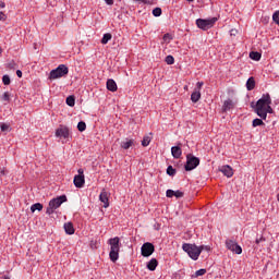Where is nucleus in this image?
<instances>
[{
	"label": "nucleus",
	"mask_w": 279,
	"mask_h": 279,
	"mask_svg": "<svg viewBox=\"0 0 279 279\" xmlns=\"http://www.w3.org/2000/svg\"><path fill=\"white\" fill-rule=\"evenodd\" d=\"M121 239L119 236L111 238L108 240L110 245L109 258L111 263H117L119 260V252H121Z\"/></svg>",
	"instance_id": "f257e3e1"
},
{
	"label": "nucleus",
	"mask_w": 279,
	"mask_h": 279,
	"mask_svg": "<svg viewBox=\"0 0 279 279\" xmlns=\"http://www.w3.org/2000/svg\"><path fill=\"white\" fill-rule=\"evenodd\" d=\"M182 250L190 256V258H192V260H197L202 252H204L203 246H197L190 243H183Z\"/></svg>",
	"instance_id": "f03ea898"
},
{
	"label": "nucleus",
	"mask_w": 279,
	"mask_h": 279,
	"mask_svg": "<svg viewBox=\"0 0 279 279\" xmlns=\"http://www.w3.org/2000/svg\"><path fill=\"white\" fill-rule=\"evenodd\" d=\"M64 202H66V195H61L52 198L48 204L46 215H53V213H56V210H58V208H60V206H62Z\"/></svg>",
	"instance_id": "7ed1b4c3"
},
{
	"label": "nucleus",
	"mask_w": 279,
	"mask_h": 279,
	"mask_svg": "<svg viewBox=\"0 0 279 279\" xmlns=\"http://www.w3.org/2000/svg\"><path fill=\"white\" fill-rule=\"evenodd\" d=\"M65 75H69V66L60 64L57 69L50 71L49 80H60V77H65Z\"/></svg>",
	"instance_id": "20e7f679"
},
{
	"label": "nucleus",
	"mask_w": 279,
	"mask_h": 279,
	"mask_svg": "<svg viewBox=\"0 0 279 279\" xmlns=\"http://www.w3.org/2000/svg\"><path fill=\"white\" fill-rule=\"evenodd\" d=\"M217 17H210V19H197L196 20V26L198 29H203V32H207V29H210L215 27V23H217Z\"/></svg>",
	"instance_id": "39448f33"
},
{
	"label": "nucleus",
	"mask_w": 279,
	"mask_h": 279,
	"mask_svg": "<svg viewBox=\"0 0 279 279\" xmlns=\"http://www.w3.org/2000/svg\"><path fill=\"white\" fill-rule=\"evenodd\" d=\"M199 167V158L195 157L193 154L186 155V163L184 166L185 171H193Z\"/></svg>",
	"instance_id": "423d86ee"
},
{
	"label": "nucleus",
	"mask_w": 279,
	"mask_h": 279,
	"mask_svg": "<svg viewBox=\"0 0 279 279\" xmlns=\"http://www.w3.org/2000/svg\"><path fill=\"white\" fill-rule=\"evenodd\" d=\"M154 252H156V246L150 242H145L141 247V255L144 258H149Z\"/></svg>",
	"instance_id": "0eeeda50"
},
{
	"label": "nucleus",
	"mask_w": 279,
	"mask_h": 279,
	"mask_svg": "<svg viewBox=\"0 0 279 279\" xmlns=\"http://www.w3.org/2000/svg\"><path fill=\"white\" fill-rule=\"evenodd\" d=\"M226 247L230 250V252H233V254H243V248L234 240H227Z\"/></svg>",
	"instance_id": "6e6552de"
},
{
	"label": "nucleus",
	"mask_w": 279,
	"mask_h": 279,
	"mask_svg": "<svg viewBox=\"0 0 279 279\" xmlns=\"http://www.w3.org/2000/svg\"><path fill=\"white\" fill-rule=\"evenodd\" d=\"M268 106H271V96L267 94H263L262 98H259L256 102L257 108H266Z\"/></svg>",
	"instance_id": "1a4fd4ad"
},
{
	"label": "nucleus",
	"mask_w": 279,
	"mask_h": 279,
	"mask_svg": "<svg viewBox=\"0 0 279 279\" xmlns=\"http://www.w3.org/2000/svg\"><path fill=\"white\" fill-rule=\"evenodd\" d=\"M56 136L57 138H69L70 131L66 126H61L56 130Z\"/></svg>",
	"instance_id": "9d476101"
},
{
	"label": "nucleus",
	"mask_w": 279,
	"mask_h": 279,
	"mask_svg": "<svg viewBox=\"0 0 279 279\" xmlns=\"http://www.w3.org/2000/svg\"><path fill=\"white\" fill-rule=\"evenodd\" d=\"M219 171L226 175V178H232L234 175V170L229 165L222 166Z\"/></svg>",
	"instance_id": "9b49d317"
},
{
	"label": "nucleus",
	"mask_w": 279,
	"mask_h": 279,
	"mask_svg": "<svg viewBox=\"0 0 279 279\" xmlns=\"http://www.w3.org/2000/svg\"><path fill=\"white\" fill-rule=\"evenodd\" d=\"M181 143H179L178 146H172L171 147V154H172V157L178 159V158H181L182 157V147H181Z\"/></svg>",
	"instance_id": "f8f14e48"
},
{
	"label": "nucleus",
	"mask_w": 279,
	"mask_h": 279,
	"mask_svg": "<svg viewBox=\"0 0 279 279\" xmlns=\"http://www.w3.org/2000/svg\"><path fill=\"white\" fill-rule=\"evenodd\" d=\"M100 202L104 204V208H108L110 206V202L108 198V192L106 190H102L100 195H99Z\"/></svg>",
	"instance_id": "ddd939ff"
},
{
	"label": "nucleus",
	"mask_w": 279,
	"mask_h": 279,
	"mask_svg": "<svg viewBox=\"0 0 279 279\" xmlns=\"http://www.w3.org/2000/svg\"><path fill=\"white\" fill-rule=\"evenodd\" d=\"M74 186H76V189H82L86 182L84 175H75L74 177Z\"/></svg>",
	"instance_id": "4468645a"
},
{
	"label": "nucleus",
	"mask_w": 279,
	"mask_h": 279,
	"mask_svg": "<svg viewBox=\"0 0 279 279\" xmlns=\"http://www.w3.org/2000/svg\"><path fill=\"white\" fill-rule=\"evenodd\" d=\"M255 112L257 117L263 119V121L267 120V111L265 110V107H255Z\"/></svg>",
	"instance_id": "2eb2a0df"
},
{
	"label": "nucleus",
	"mask_w": 279,
	"mask_h": 279,
	"mask_svg": "<svg viewBox=\"0 0 279 279\" xmlns=\"http://www.w3.org/2000/svg\"><path fill=\"white\" fill-rule=\"evenodd\" d=\"M199 99H202V93L199 92V89H194V92L191 95V101L193 104H197Z\"/></svg>",
	"instance_id": "dca6fc26"
},
{
	"label": "nucleus",
	"mask_w": 279,
	"mask_h": 279,
	"mask_svg": "<svg viewBox=\"0 0 279 279\" xmlns=\"http://www.w3.org/2000/svg\"><path fill=\"white\" fill-rule=\"evenodd\" d=\"M117 82H114V80H107V89H109L111 93H117Z\"/></svg>",
	"instance_id": "f3484780"
},
{
	"label": "nucleus",
	"mask_w": 279,
	"mask_h": 279,
	"mask_svg": "<svg viewBox=\"0 0 279 279\" xmlns=\"http://www.w3.org/2000/svg\"><path fill=\"white\" fill-rule=\"evenodd\" d=\"M147 269L149 271H156V267H158V259L156 258H151L147 265H146Z\"/></svg>",
	"instance_id": "a211bd4d"
},
{
	"label": "nucleus",
	"mask_w": 279,
	"mask_h": 279,
	"mask_svg": "<svg viewBox=\"0 0 279 279\" xmlns=\"http://www.w3.org/2000/svg\"><path fill=\"white\" fill-rule=\"evenodd\" d=\"M232 108H234V102L232 99L225 100L222 106L223 112H228V110H232Z\"/></svg>",
	"instance_id": "6ab92c4d"
},
{
	"label": "nucleus",
	"mask_w": 279,
	"mask_h": 279,
	"mask_svg": "<svg viewBox=\"0 0 279 279\" xmlns=\"http://www.w3.org/2000/svg\"><path fill=\"white\" fill-rule=\"evenodd\" d=\"M63 228L66 234H75V228L73 227V222H65Z\"/></svg>",
	"instance_id": "aec40b11"
},
{
	"label": "nucleus",
	"mask_w": 279,
	"mask_h": 279,
	"mask_svg": "<svg viewBox=\"0 0 279 279\" xmlns=\"http://www.w3.org/2000/svg\"><path fill=\"white\" fill-rule=\"evenodd\" d=\"M120 146L122 149H130V147L134 146V140L126 138L125 141L121 142Z\"/></svg>",
	"instance_id": "412c9836"
},
{
	"label": "nucleus",
	"mask_w": 279,
	"mask_h": 279,
	"mask_svg": "<svg viewBox=\"0 0 279 279\" xmlns=\"http://www.w3.org/2000/svg\"><path fill=\"white\" fill-rule=\"evenodd\" d=\"M254 88H256V81L254 80V77H250L247 81H246V89L247 90H254Z\"/></svg>",
	"instance_id": "4be33fe9"
},
{
	"label": "nucleus",
	"mask_w": 279,
	"mask_h": 279,
	"mask_svg": "<svg viewBox=\"0 0 279 279\" xmlns=\"http://www.w3.org/2000/svg\"><path fill=\"white\" fill-rule=\"evenodd\" d=\"M250 58H251V60H255V62H258L262 58V54L258 51H251Z\"/></svg>",
	"instance_id": "5701e85b"
},
{
	"label": "nucleus",
	"mask_w": 279,
	"mask_h": 279,
	"mask_svg": "<svg viewBox=\"0 0 279 279\" xmlns=\"http://www.w3.org/2000/svg\"><path fill=\"white\" fill-rule=\"evenodd\" d=\"M110 40H112V34L106 33V34L102 36L101 45H108V43H110Z\"/></svg>",
	"instance_id": "b1692460"
},
{
	"label": "nucleus",
	"mask_w": 279,
	"mask_h": 279,
	"mask_svg": "<svg viewBox=\"0 0 279 279\" xmlns=\"http://www.w3.org/2000/svg\"><path fill=\"white\" fill-rule=\"evenodd\" d=\"M36 210L40 213V210H43V204L35 203L31 206V213H36Z\"/></svg>",
	"instance_id": "393cba45"
},
{
	"label": "nucleus",
	"mask_w": 279,
	"mask_h": 279,
	"mask_svg": "<svg viewBox=\"0 0 279 279\" xmlns=\"http://www.w3.org/2000/svg\"><path fill=\"white\" fill-rule=\"evenodd\" d=\"M65 104L70 106V108H73V106H75V96H68Z\"/></svg>",
	"instance_id": "a878e982"
},
{
	"label": "nucleus",
	"mask_w": 279,
	"mask_h": 279,
	"mask_svg": "<svg viewBox=\"0 0 279 279\" xmlns=\"http://www.w3.org/2000/svg\"><path fill=\"white\" fill-rule=\"evenodd\" d=\"M0 130L1 132H11L12 131V126H10V124L8 123H0Z\"/></svg>",
	"instance_id": "bb28decb"
},
{
	"label": "nucleus",
	"mask_w": 279,
	"mask_h": 279,
	"mask_svg": "<svg viewBox=\"0 0 279 279\" xmlns=\"http://www.w3.org/2000/svg\"><path fill=\"white\" fill-rule=\"evenodd\" d=\"M252 125H253V128H258L260 125H265V122H263V119L256 118V119L253 120Z\"/></svg>",
	"instance_id": "cd10ccee"
},
{
	"label": "nucleus",
	"mask_w": 279,
	"mask_h": 279,
	"mask_svg": "<svg viewBox=\"0 0 279 279\" xmlns=\"http://www.w3.org/2000/svg\"><path fill=\"white\" fill-rule=\"evenodd\" d=\"M11 82H12V81L10 80V75L4 74V75L2 76V84H4V86H10Z\"/></svg>",
	"instance_id": "c85d7f7f"
},
{
	"label": "nucleus",
	"mask_w": 279,
	"mask_h": 279,
	"mask_svg": "<svg viewBox=\"0 0 279 279\" xmlns=\"http://www.w3.org/2000/svg\"><path fill=\"white\" fill-rule=\"evenodd\" d=\"M77 130H78V132H85L86 131V122L80 121L77 123Z\"/></svg>",
	"instance_id": "c756f323"
},
{
	"label": "nucleus",
	"mask_w": 279,
	"mask_h": 279,
	"mask_svg": "<svg viewBox=\"0 0 279 279\" xmlns=\"http://www.w3.org/2000/svg\"><path fill=\"white\" fill-rule=\"evenodd\" d=\"M149 143H151V137L149 136H144L143 141H142V146L143 147H148Z\"/></svg>",
	"instance_id": "7c9ffc66"
},
{
	"label": "nucleus",
	"mask_w": 279,
	"mask_h": 279,
	"mask_svg": "<svg viewBox=\"0 0 279 279\" xmlns=\"http://www.w3.org/2000/svg\"><path fill=\"white\" fill-rule=\"evenodd\" d=\"M153 16H156V17H158V16H162V9L161 8H155L154 10H153Z\"/></svg>",
	"instance_id": "2f4dec72"
},
{
	"label": "nucleus",
	"mask_w": 279,
	"mask_h": 279,
	"mask_svg": "<svg viewBox=\"0 0 279 279\" xmlns=\"http://www.w3.org/2000/svg\"><path fill=\"white\" fill-rule=\"evenodd\" d=\"M177 171L173 166H168L167 168V174L168 175H175Z\"/></svg>",
	"instance_id": "473e14b6"
},
{
	"label": "nucleus",
	"mask_w": 279,
	"mask_h": 279,
	"mask_svg": "<svg viewBox=\"0 0 279 279\" xmlns=\"http://www.w3.org/2000/svg\"><path fill=\"white\" fill-rule=\"evenodd\" d=\"M272 21H274V23H276V25L279 26V11H276V12L272 14Z\"/></svg>",
	"instance_id": "72a5a7b5"
},
{
	"label": "nucleus",
	"mask_w": 279,
	"mask_h": 279,
	"mask_svg": "<svg viewBox=\"0 0 279 279\" xmlns=\"http://www.w3.org/2000/svg\"><path fill=\"white\" fill-rule=\"evenodd\" d=\"M175 59L173 58V56L169 54L166 57V63L167 64H174Z\"/></svg>",
	"instance_id": "f704fd0d"
},
{
	"label": "nucleus",
	"mask_w": 279,
	"mask_h": 279,
	"mask_svg": "<svg viewBox=\"0 0 279 279\" xmlns=\"http://www.w3.org/2000/svg\"><path fill=\"white\" fill-rule=\"evenodd\" d=\"M205 274H206V269H204V268L198 269L195 272V278H199V276H205Z\"/></svg>",
	"instance_id": "c9c22d12"
},
{
	"label": "nucleus",
	"mask_w": 279,
	"mask_h": 279,
	"mask_svg": "<svg viewBox=\"0 0 279 279\" xmlns=\"http://www.w3.org/2000/svg\"><path fill=\"white\" fill-rule=\"evenodd\" d=\"M163 40L165 43H171V40H173V37L171 36V34L167 33L163 35Z\"/></svg>",
	"instance_id": "e433bc0d"
},
{
	"label": "nucleus",
	"mask_w": 279,
	"mask_h": 279,
	"mask_svg": "<svg viewBox=\"0 0 279 279\" xmlns=\"http://www.w3.org/2000/svg\"><path fill=\"white\" fill-rule=\"evenodd\" d=\"M174 197H177V199H180L181 197H184V192L178 190L174 191Z\"/></svg>",
	"instance_id": "4c0bfd02"
},
{
	"label": "nucleus",
	"mask_w": 279,
	"mask_h": 279,
	"mask_svg": "<svg viewBox=\"0 0 279 279\" xmlns=\"http://www.w3.org/2000/svg\"><path fill=\"white\" fill-rule=\"evenodd\" d=\"M175 195V191L173 190H167L166 192V197H174Z\"/></svg>",
	"instance_id": "58836bf2"
},
{
	"label": "nucleus",
	"mask_w": 279,
	"mask_h": 279,
	"mask_svg": "<svg viewBox=\"0 0 279 279\" xmlns=\"http://www.w3.org/2000/svg\"><path fill=\"white\" fill-rule=\"evenodd\" d=\"M266 110V114H274V109L271 108V105H268L267 107H265Z\"/></svg>",
	"instance_id": "ea45409f"
},
{
	"label": "nucleus",
	"mask_w": 279,
	"mask_h": 279,
	"mask_svg": "<svg viewBox=\"0 0 279 279\" xmlns=\"http://www.w3.org/2000/svg\"><path fill=\"white\" fill-rule=\"evenodd\" d=\"M2 101H10V93L5 92V93L2 95Z\"/></svg>",
	"instance_id": "a19ab883"
},
{
	"label": "nucleus",
	"mask_w": 279,
	"mask_h": 279,
	"mask_svg": "<svg viewBox=\"0 0 279 279\" xmlns=\"http://www.w3.org/2000/svg\"><path fill=\"white\" fill-rule=\"evenodd\" d=\"M202 86H204V82H197L196 88L194 90H202Z\"/></svg>",
	"instance_id": "79ce46f5"
},
{
	"label": "nucleus",
	"mask_w": 279,
	"mask_h": 279,
	"mask_svg": "<svg viewBox=\"0 0 279 279\" xmlns=\"http://www.w3.org/2000/svg\"><path fill=\"white\" fill-rule=\"evenodd\" d=\"M16 65V63H14V61L8 63V69H14V66Z\"/></svg>",
	"instance_id": "37998d69"
},
{
	"label": "nucleus",
	"mask_w": 279,
	"mask_h": 279,
	"mask_svg": "<svg viewBox=\"0 0 279 279\" xmlns=\"http://www.w3.org/2000/svg\"><path fill=\"white\" fill-rule=\"evenodd\" d=\"M105 3H107V5H113L114 0H105Z\"/></svg>",
	"instance_id": "c03bdc74"
},
{
	"label": "nucleus",
	"mask_w": 279,
	"mask_h": 279,
	"mask_svg": "<svg viewBox=\"0 0 279 279\" xmlns=\"http://www.w3.org/2000/svg\"><path fill=\"white\" fill-rule=\"evenodd\" d=\"M262 241H265V238L260 236L255 240V243L258 245Z\"/></svg>",
	"instance_id": "a18cd8bd"
},
{
	"label": "nucleus",
	"mask_w": 279,
	"mask_h": 279,
	"mask_svg": "<svg viewBox=\"0 0 279 279\" xmlns=\"http://www.w3.org/2000/svg\"><path fill=\"white\" fill-rule=\"evenodd\" d=\"M201 247H203V250H205L206 252H210V246L201 245Z\"/></svg>",
	"instance_id": "49530a36"
},
{
	"label": "nucleus",
	"mask_w": 279,
	"mask_h": 279,
	"mask_svg": "<svg viewBox=\"0 0 279 279\" xmlns=\"http://www.w3.org/2000/svg\"><path fill=\"white\" fill-rule=\"evenodd\" d=\"M16 75H17V77H23V72L21 70H17Z\"/></svg>",
	"instance_id": "de8ad7c7"
},
{
	"label": "nucleus",
	"mask_w": 279,
	"mask_h": 279,
	"mask_svg": "<svg viewBox=\"0 0 279 279\" xmlns=\"http://www.w3.org/2000/svg\"><path fill=\"white\" fill-rule=\"evenodd\" d=\"M77 173H78V174H76V175H84V169H82V168L78 169V170H77Z\"/></svg>",
	"instance_id": "09e8293b"
},
{
	"label": "nucleus",
	"mask_w": 279,
	"mask_h": 279,
	"mask_svg": "<svg viewBox=\"0 0 279 279\" xmlns=\"http://www.w3.org/2000/svg\"><path fill=\"white\" fill-rule=\"evenodd\" d=\"M133 1L141 2V3H149V0H133Z\"/></svg>",
	"instance_id": "8fccbe9b"
},
{
	"label": "nucleus",
	"mask_w": 279,
	"mask_h": 279,
	"mask_svg": "<svg viewBox=\"0 0 279 279\" xmlns=\"http://www.w3.org/2000/svg\"><path fill=\"white\" fill-rule=\"evenodd\" d=\"M4 17H5V14L3 12H0V21H3Z\"/></svg>",
	"instance_id": "3c124183"
},
{
	"label": "nucleus",
	"mask_w": 279,
	"mask_h": 279,
	"mask_svg": "<svg viewBox=\"0 0 279 279\" xmlns=\"http://www.w3.org/2000/svg\"><path fill=\"white\" fill-rule=\"evenodd\" d=\"M0 8H5V2L0 1Z\"/></svg>",
	"instance_id": "603ef678"
},
{
	"label": "nucleus",
	"mask_w": 279,
	"mask_h": 279,
	"mask_svg": "<svg viewBox=\"0 0 279 279\" xmlns=\"http://www.w3.org/2000/svg\"><path fill=\"white\" fill-rule=\"evenodd\" d=\"M0 173L1 175H5V170H2Z\"/></svg>",
	"instance_id": "864d4df0"
},
{
	"label": "nucleus",
	"mask_w": 279,
	"mask_h": 279,
	"mask_svg": "<svg viewBox=\"0 0 279 279\" xmlns=\"http://www.w3.org/2000/svg\"><path fill=\"white\" fill-rule=\"evenodd\" d=\"M4 279H10V277L9 276H4Z\"/></svg>",
	"instance_id": "5fc2aeb1"
},
{
	"label": "nucleus",
	"mask_w": 279,
	"mask_h": 279,
	"mask_svg": "<svg viewBox=\"0 0 279 279\" xmlns=\"http://www.w3.org/2000/svg\"><path fill=\"white\" fill-rule=\"evenodd\" d=\"M187 1L193 2V1H195V0H187Z\"/></svg>",
	"instance_id": "6e6d98bb"
},
{
	"label": "nucleus",
	"mask_w": 279,
	"mask_h": 279,
	"mask_svg": "<svg viewBox=\"0 0 279 279\" xmlns=\"http://www.w3.org/2000/svg\"><path fill=\"white\" fill-rule=\"evenodd\" d=\"M0 53H1V49H0Z\"/></svg>",
	"instance_id": "4d7b16f0"
}]
</instances>
